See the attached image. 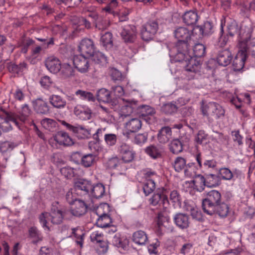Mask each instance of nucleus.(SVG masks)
Masks as SVG:
<instances>
[{
	"mask_svg": "<svg viewBox=\"0 0 255 255\" xmlns=\"http://www.w3.org/2000/svg\"><path fill=\"white\" fill-rule=\"evenodd\" d=\"M199 16L196 11L190 10L186 12L183 15V22L188 25H192L196 23Z\"/></svg>",
	"mask_w": 255,
	"mask_h": 255,
	"instance_id": "c85d7f7f",
	"label": "nucleus"
},
{
	"mask_svg": "<svg viewBox=\"0 0 255 255\" xmlns=\"http://www.w3.org/2000/svg\"><path fill=\"white\" fill-rule=\"evenodd\" d=\"M49 216L51 222L53 224H60L63 220L64 214L57 207L52 205L51 211L49 213Z\"/></svg>",
	"mask_w": 255,
	"mask_h": 255,
	"instance_id": "412c9836",
	"label": "nucleus"
},
{
	"mask_svg": "<svg viewBox=\"0 0 255 255\" xmlns=\"http://www.w3.org/2000/svg\"><path fill=\"white\" fill-rule=\"evenodd\" d=\"M149 204L152 206L162 204L164 208H167V205L169 204V201L166 195L163 192L162 193H154L149 199Z\"/></svg>",
	"mask_w": 255,
	"mask_h": 255,
	"instance_id": "dca6fc26",
	"label": "nucleus"
},
{
	"mask_svg": "<svg viewBox=\"0 0 255 255\" xmlns=\"http://www.w3.org/2000/svg\"><path fill=\"white\" fill-rule=\"evenodd\" d=\"M10 123H13L20 128V122L16 121L11 113L4 112L0 115V128L1 131L7 132L11 130L12 126Z\"/></svg>",
	"mask_w": 255,
	"mask_h": 255,
	"instance_id": "423d86ee",
	"label": "nucleus"
},
{
	"mask_svg": "<svg viewBox=\"0 0 255 255\" xmlns=\"http://www.w3.org/2000/svg\"><path fill=\"white\" fill-rule=\"evenodd\" d=\"M135 114L142 117L152 116L155 114L154 109L148 105H142L136 106Z\"/></svg>",
	"mask_w": 255,
	"mask_h": 255,
	"instance_id": "2f4dec72",
	"label": "nucleus"
},
{
	"mask_svg": "<svg viewBox=\"0 0 255 255\" xmlns=\"http://www.w3.org/2000/svg\"><path fill=\"white\" fill-rule=\"evenodd\" d=\"M248 51L253 57L255 58V37L247 42V52Z\"/></svg>",
	"mask_w": 255,
	"mask_h": 255,
	"instance_id": "774afa93",
	"label": "nucleus"
},
{
	"mask_svg": "<svg viewBox=\"0 0 255 255\" xmlns=\"http://www.w3.org/2000/svg\"><path fill=\"white\" fill-rule=\"evenodd\" d=\"M147 138L148 133L146 132L138 133L135 135L133 142L136 144L142 145L147 141Z\"/></svg>",
	"mask_w": 255,
	"mask_h": 255,
	"instance_id": "052dcab7",
	"label": "nucleus"
},
{
	"mask_svg": "<svg viewBox=\"0 0 255 255\" xmlns=\"http://www.w3.org/2000/svg\"><path fill=\"white\" fill-rule=\"evenodd\" d=\"M205 180V177L202 175H195L192 180L194 188L199 192L203 191L206 186Z\"/></svg>",
	"mask_w": 255,
	"mask_h": 255,
	"instance_id": "7c9ffc66",
	"label": "nucleus"
},
{
	"mask_svg": "<svg viewBox=\"0 0 255 255\" xmlns=\"http://www.w3.org/2000/svg\"><path fill=\"white\" fill-rule=\"evenodd\" d=\"M61 72L65 78H68L74 75L75 70L73 67L68 63H64L61 65Z\"/></svg>",
	"mask_w": 255,
	"mask_h": 255,
	"instance_id": "603ef678",
	"label": "nucleus"
},
{
	"mask_svg": "<svg viewBox=\"0 0 255 255\" xmlns=\"http://www.w3.org/2000/svg\"><path fill=\"white\" fill-rule=\"evenodd\" d=\"M137 31L135 26L128 25L122 28L121 35L126 43H133L136 39Z\"/></svg>",
	"mask_w": 255,
	"mask_h": 255,
	"instance_id": "1a4fd4ad",
	"label": "nucleus"
},
{
	"mask_svg": "<svg viewBox=\"0 0 255 255\" xmlns=\"http://www.w3.org/2000/svg\"><path fill=\"white\" fill-rule=\"evenodd\" d=\"M142 126L141 121L138 118H132L126 122L125 128L127 130L126 135L128 136L130 133L135 132L139 130Z\"/></svg>",
	"mask_w": 255,
	"mask_h": 255,
	"instance_id": "6ab92c4d",
	"label": "nucleus"
},
{
	"mask_svg": "<svg viewBox=\"0 0 255 255\" xmlns=\"http://www.w3.org/2000/svg\"><path fill=\"white\" fill-rule=\"evenodd\" d=\"M111 242L112 245L121 253L127 251L128 249V240L126 237H122L119 233L114 236Z\"/></svg>",
	"mask_w": 255,
	"mask_h": 255,
	"instance_id": "ddd939ff",
	"label": "nucleus"
},
{
	"mask_svg": "<svg viewBox=\"0 0 255 255\" xmlns=\"http://www.w3.org/2000/svg\"><path fill=\"white\" fill-rule=\"evenodd\" d=\"M145 152L151 157L155 159L161 156L162 149L157 146L151 145L145 148Z\"/></svg>",
	"mask_w": 255,
	"mask_h": 255,
	"instance_id": "58836bf2",
	"label": "nucleus"
},
{
	"mask_svg": "<svg viewBox=\"0 0 255 255\" xmlns=\"http://www.w3.org/2000/svg\"><path fill=\"white\" fill-rule=\"evenodd\" d=\"M118 152L121 157V160L124 163L131 162L135 154L133 147L128 143L121 142L118 146Z\"/></svg>",
	"mask_w": 255,
	"mask_h": 255,
	"instance_id": "39448f33",
	"label": "nucleus"
},
{
	"mask_svg": "<svg viewBox=\"0 0 255 255\" xmlns=\"http://www.w3.org/2000/svg\"><path fill=\"white\" fill-rule=\"evenodd\" d=\"M206 179V186L209 187H213L218 186L219 183L218 177L213 174H209L205 177Z\"/></svg>",
	"mask_w": 255,
	"mask_h": 255,
	"instance_id": "09e8293b",
	"label": "nucleus"
},
{
	"mask_svg": "<svg viewBox=\"0 0 255 255\" xmlns=\"http://www.w3.org/2000/svg\"><path fill=\"white\" fill-rule=\"evenodd\" d=\"M173 221L175 225L181 229H187L189 226V217L186 214H176L174 216Z\"/></svg>",
	"mask_w": 255,
	"mask_h": 255,
	"instance_id": "aec40b11",
	"label": "nucleus"
},
{
	"mask_svg": "<svg viewBox=\"0 0 255 255\" xmlns=\"http://www.w3.org/2000/svg\"><path fill=\"white\" fill-rule=\"evenodd\" d=\"M174 33L178 40L175 46L171 49L170 55L174 57L176 62H184L186 71L194 73L198 72L200 68L199 62L187 53L188 41L191 37L190 31L186 27H179L174 31Z\"/></svg>",
	"mask_w": 255,
	"mask_h": 255,
	"instance_id": "f257e3e1",
	"label": "nucleus"
},
{
	"mask_svg": "<svg viewBox=\"0 0 255 255\" xmlns=\"http://www.w3.org/2000/svg\"><path fill=\"white\" fill-rule=\"evenodd\" d=\"M74 113L83 121L89 120L92 116L91 110L88 107L81 105H77L74 107Z\"/></svg>",
	"mask_w": 255,
	"mask_h": 255,
	"instance_id": "f3484780",
	"label": "nucleus"
},
{
	"mask_svg": "<svg viewBox=\"0 0 255 255\" xmlns=\"http://www.w3.org/2000/svg\"><path fill=\"white\" fill-rule=\"evenodd\" d=\"M91 241L95 244H98L104 240V235L99 231L93 232L91 236Z\"/></svg>",
	"mask_w": 255,
	"mask_h": 255,
	"instance_id": "0e129e2a",
	"label": "nucleus"
},
{
	"mask_svg": "<svg viewBox=\"0 0 255 255\" xmlns=\"http://www.w3.org/2000/svg\"><path fill=\"white\" fill-rule=\"evenodd\" d=\"M50 220L49 216V213L44 212L41 213L39 216V220L42 227L47 230L49 231L50 228L47 226V220Z\"/></svg>",
	"mask_w": 255,
	"mask_h": 255,
	"instance_id": "69168bd1",
	"label": "nucleus"
},
{
	"mask_svg": "<svg viewBox=\"0 0 255 255\" xmlns=\"http://www.w3.org/2000/svg\"><path fill=\"white\" fill-rule=\"evenodd\" d=\"M229 212V207L225 203H220L215 207L214 214L217 213L222 217H226Z\"/></svg>",
	"mask_w": 255,
	"mask_h": 255,
	"instance_id": "79ce46f5",
	"label": "nucleus"
},
{
	"mask_svg": "<svg viewBox=\"0 0 255 255\" xmlns=\"http://www.w3.org/2000/svg\"><path fill=\"white\" fill-rule=\"evenodd\" d=\"M7 69L14 77H19L22 75L24 71L27 69V64L25 62H20L18 64L9 62L7 64Z\"/></svg>",
	"mask_w": 255,
	"mask_h": 255,
	"instance_id": "4468645a",
	"label": "nucleus"
},
{
	"mask_svg": "<svg viewBox=\"0 0 255 255\" xmlns=\"http://www.w3.org/2000/svg\"><path fill=\"white\" fill-rule=\"evenodd\" d=\"M173 166L176 171L179 172L184 170L186 166V160L182 157H177L173 163Z\"/></svg>",
	"mask_w": 255,
	"mask_h": 255,
	"instance_id": "de8ad7c7",
	"label": "nucleus"
},
{
	"mask_svg": "<svg viewBox=\"0 0 255 255\" xmlns=\"http://www.w3.org/2000/svg\"><path fill=\"white\" fill-rule=\"evenodd\" d=\"M221 202V194L215 190H213L207 194V197L202 201V208L204 212L208 215L214 214L215 207Z\"/></svg>",
	"mask_w": 255,
	"mask_h": 255,
	"instance_id": "7ed1b4c3",
	"label": "nucleus"
},
{
	"mask_svg": "<svg viewBox=\"0 0 255 255\" xmlns=\"http://www.w3.org/2000/svg\"><path fill=\"white\" fill-rule=\"evenodd\" d=\"M41 125L45 129L51 131L57 126V122L51 119L45 118L41 122Z\"/></svg>",
	"mask_w": 255,
	"mask_h": 255,
	"instance_id": "4d7b16f0",
	"label": "nucleus"
},
{
	"mask_svg": "<svg viewBox=\"0 0 255 255\" xmlns=\"http://www.w3.org/2000/svg\"><path fill=\"white\" fill-rule=\"evenodd\" d=\"M49 101L52 106L58 109L63 108L66 105V101L61 96L57 95H52L50 96Z\"/></svg>",
	"mask_w": 255,
	"mask_h": 255,
	"instance_id": "473e14b6",
	"label": "nucleus"
},
{
	"mask_svg": "<svg viewBox=\"0 0 255 255\" xmlns=\"http://www.w3.org/2000/svg\"><path fill=\"white\" fill-rule=\"evenodd\" d=\"M94 61L97 63L105 64L107 63V57L100 51L94 52L93 55Z\"/></svg>",
	"mask_w": 255,
	"mask_h": 255,
	"instance_id": "e2e57ef3",
	"label": "nucleus"
},
{
	"mask_svg": "<svg viewBox=\"0 0 255 255\" xmlns=\"http://www.w3.org/2000/svg\"><path fill=\"white\" fill-rule=\"evenodd\" d=\"M71 131L80 139L88 138L90 136V130L82 126H74Z\"/></svg>",
	"mask_w": 255,
	"mask_h": 255,
	"instance_id": "c756f323",
	"label": "nucleus"
},
{
	"mask_svg": "<svg viewBox=\"0 0 255 255\" xmlns=\"http://www.w3.org/2000/svg\"><path fill=\"white\" fill-rule=\"evenodd\" d=\"M96 161V156L93 154H88L82 156L81 163L85 167L92 166Z\"/></svg>",
	"mask_w": 255,
	"mask_h": 255,
	"instance_id": "c03bdc74",
	"label": "nucleus"
},
{
	"mask_svg": "<svg viewBox=\"0 0 255 255\" xmlns=\"http://www.w3.org/2000/svg\"><path fill=\"white\" fill-rule=\"evenodd\" d=\"M74 187L77 191H81V194L89 195L90 190L92 189V184L89 181L80 179L75 182Z\"/></svg>",
	"mask_w": 255,
	"mask_h": 255,
	"instance_id": "a211bd4d",
	"label": "nucleus"
},
{
	"mask_svg": "<svg viewBox=\"0 0 255 255\" xmlns=\"http://www.w3.org/2000/svg\"><path fill=\"white\" fill-rule=\"evenodd\" d=\"M172 138V130L170 128L164 127L159 131L157 139L160 143H165Z\"/></svg>",
	"mask_w": 255,
	"mask_h": 255,
	"instance_id": "bb28decb",
	"label": "nucleus"
},
{
	"mask_svg": "<svg viewBox=\"0 0 255 255\" xmlns=\"http://www.w3.org/2000/svg\"><path fill=\"white\" fill-rule=\"evenodd\" d=\"M112 223V219L108 214L101 217H99L97 220V225L101 228H107L111 226Z\"/></svg>",
	"mask_w": 255,
	"mask_h": 255,
	"instance_id": "3c124183",
	"label": "nucleus"
},
{
	"mask_svg": "<svg viewBox=\"0 0 255 255\" xmlns=\"http://www.w3.org/2000/svg\"><path fill=\"white\" fill-rule=\"evenodd\" d=\"M47 69L51 73H57L61 68V63L59 59L54 56L48 57L45 61Z\"/></svg>",
	"mask_w": 255,
	"mask_h": 255,
	"instance_id": "2eb2a0df",
	"label": "nucleus"
},
{
	"mask_svg": "<svg viewBox=\"0 0 255 255\" xmlns=\"http://www.w3.org/2000/svg\"><path fill=\"white\" fill-rule=\"evenodd\" d=\"M239 48V51L233 60L232 65L233 69L235 71H240L243 68L247 56V48L245 43H241Z\"/></svg>",
	"mask_w": 255,
	"mask_h": 255,
	"instance_id": "6e6552de",
	"label": "nucleus"
},
{
	"mask_svg": "<svg viewBox=\"0 0 255 255\" xmlns=\"http://www.w3.org/2000/svg\"><path fill=\"white\" fill-rule=\"evenodd\" d=\"M253 31V25L252 23L249 20H246L242 22L240 26V30L239 33L240 37L239 47H240L241 43L246 45V48H247V42L251 40L252 33Z\"/></svg>",
	"mask_w": 255,
	"mask_h": 255,
	"instance_id": "20e7f679",
	"label": "nucleus"
},
{
	"mask_svg": "<svg viewBox=\"0 0 255 255\" xmlns=\"http://www.w3.org/2000/svg\"><path fill=\"white\" fill-rule=\"evenodd\" d=\"M78 50L81 55L92 56L95 52V45L93 41L88 38L82 39L79 43Z\"/></svg>",
	"mask_w": 255,
	"mask_h": 255,
	"instance_id": "9b49d317",
	"label": "nucleus"
},
{
	"mask_svg": "<svg viewBox=\"0 0 255 255\" xmlns=\"http://www.w3.org/2000/svg\"><path fill=\"white\" fill-rule=\"evenodd\" d=\"M28 236L33 244H36L42 240L43 237L40 232L36 227H31L28 230Z\"/></svg>",
	"mask_w": 255,
	"mask_h": 255,
	"instance_id": "f704fd0d",
	"label": "nucleus"
},
{
	"mask_svg": "<svg viewBox=\"0 0 255 255\" xmlns=\"http://www.w3.org/2000/svg\"><path fill=\"white\" fill-rule=\"evenodd\" d=\"M34 111L41 114H47L49 113V107L46 101L41 98H37L33 102Z\"/></svg>",
	"mask_w": 255,
	"mask_h": 255,
	"instance_id": "4be33fe9",
	"label": "nucleus"
},
{
	"mask_svg": "<svg viewBox=\"0 0 255 255\" xmlns=\"http://www.w3.org/2000/svg\"><path fill=\"white\" fill-rule=\"evenodd\" d=\"M228 32L229 35L233 36L236 34L239 33L240 26H239L235 20L232 21L228 25Z\"/></svg>",
	"mask_w": 255,
	"mask_h": 255,
	"instance_id": "5fc2aeb1",
	"label": "nucleus"
},
{
	"mask_svg": "<svg viewBox=\"0 0 255 255\" xmlns=\"http://www.w3.org/2000/svg\"><path fill=\"white\" fill-rule=\"evenodd\" d=\"M104 140L108 146H113L117 143V135L114 133H106L104 135Z\"/></svg>",
	"mask_w": 255,
	"mask_h": 255,
	"instance_id": "13d9d810",
	"label": "nucleus"
},
{
	"mask_svg": "<svg viewBox=\"0 0 255 255\" xmlns=\"http://www.w3.org/2000/svg\"><path fill=\"white\" fill-rule=\"evenodd\" d=\"M124 163L121 159L117 156H114L109 158L105 163V167L109 169H114L117 168H122V164Z\"/></svg>",
	"mask_w": 255,
	"mask_h": 255,
	"instance_id": "72a5a7b5",
	"label": "nucleus"
},
{
	"mask_svg": "<svg viewBox=\"0 0 255 255\" xmlns=\"http://www.w3.org/2000/svg\"><path fill=\"white\" fill-rule=\"evenodd\" d=\"M219 175L221 178L225 180H235V176L230 169L226 167H222L219 169Z\"/></svg>",
	"mask_w": 255,
	"mask_h": 255,
	"instance_id": "a18cd8bd",
	"label": "nucleus"
},
{
	"mask_svg": "<svg viewBox=\"0 0 255 255\" xmlns=\"http://www.w3.org/2000/svg\"><path fill=\"white\" fill-rule=\"evenodd\" d=\"M17 145L18 144L15 142L5 141L0 143V151L2 153H4L7 151L12 150L14 148L17 146Z\"/></svg>",
	"mask_w": 255,
	"mask_h": 255,
	"instance_id": "6e6d98bb",
	"label": "nucleus"
},
{
	"mask_svg": "<svg viewBox=\"0 0 255 255\" xmlns=\"http://www.w3.org/2000/svg\"><path fill=\"white\" fill-rule=\"evenodd\" d=\"M71 207L70 213L75 217H80L86 214L87 212L88 205L82 200H76Z\"/></svg>",
	"mask_w": 255,
	"mask_h": 255,
	"instance_id": "9d476101",
	"label": "nucleus"
},
{
	"mask_svg": "<svg viewBox=\"0 0 255 255\" xmlns=\"http://www.w3.org/2000/svg\"><path fill=\"white\" fill-rule=\"evenodd\" d=\"M60 172L62 175L67 178H71L74 177L75 175V169L69 166L62 168Z\"/></svg>",
	"mask_w": 255,
	"mask_h": 255,
	"instance_id": "338daca9",
	"label": "nucleus"
},
{
	"mask_svg": "<svg viewBox=\"0 0 255 255\" xmlns=\"http://www.w3.org/2000/svg\"><path fill=\"white\" fill-rule=\"evenodd\" d=\"M101 44L107 50L113 47L112 34L111 32H106L101 37Z\"/></svg>",
	"mask_w": 255,
	"mask_h": 255,
	"instance_id": "e433bc0d",
	"label": "nucleus"
},
{
	"mask_svg": "<svg viewBox=\"0 0 255 255\" xmlns=\"http://www.w3.org/2000/svg\"><path fill=\"white\" fill-rule=\"evenodd\" d=\"M132 240L135 244L142 246L148 242V237L145 232L138 230L133 233Z\"/></svg>",
	"mask_w": 255,
	"mask_h": 255,
	"instance_id": "cd10ccee",
	"label": "nucleus"
},
{
	"mask_svg": "<svg viewBox=\"0 0 255 255\" xmlns=\"http://www.w3.org/2000/svg\"><path fill=\"white\" fill-rule=\"evenodd\" d=\"M136 109V105L134 103H127L121 108V112L122 116L127 117L131 113H135Z\"/></svg>",
	"mask_w": 255,
	"mask_h": 255,
	"instance_id": "a19ab883",
	"label": "nucleus"
},
{
	"mask_svg": "<svg viewBox=\"0 0 255 255\" xmlns=\"http://www.w3.org/2000/svg\"><path fill=\"white\" fill-rule=\"evenodd\" d=\"M53 140L60 145L71 146L74 144L73 139L64 132H59L53 137Z\"/></svg>",
	"mask_w": 255,
	"mask_h": 255,
	"instance_id": "a878e982",
	"label": "nucleus"
},
{
	"mask_svg": "<svg viewBox=\"0 0 255 255\" xmlns=\"http://www.w3.org/2000/svg\"><path fill=\"white\" fill-rule=\"evenodd\" d=\"M170 222V217L168 216L167 212L165 210L158 213L157 216V224L159 227L167 226Z\"/></svg>",
	"mask_w": 255,
	"mask_h": 255,
	"instance_id": "37998d69",
	"label": "nucleus"
},
{
	"mask_svg": "<svg viewBox=\"0 0 255 255\" xmlns=\"http://www.w3.org/2000/svg\"><path fill=\"white\" fill-rule=\"evenodd\" d=\"M109 208L110 207L108 204H102L97 207L96 210V213L99 217H101L108 214Z\"/></svg>",
	"mask_w": 255,
	"mask_h": 255,
	"instance_id": "680f3d73",
	"label": "nucleus"
},
{
	"mask_svg": "<svg viewBox=\"0 0 255 255\" xmlns=\"http://www.w3.org/2000/svg\"><path fill=\"white\" fill-rule=\"evenodd\" d=\"M75 95L78 96L81 100L88 101L89 102H94L95 98L94 95L90 92L78 90L75 92Z\"/></svg>",
	"mask_w": 255,
	"mask_h": 255,
	"instance_id": "ea45409f",
	"label": "nucleus"
},
{
	"mask_svg": "<svg viewBox=\"0 0 255 255\" xmlns=\"http://www.w3.org/2000/svg\"><path fill=\"white\" fill-rule=\"evenodd\" d=\"M155 189V183L153 179H147L143 186V192L146 196H148Z\"/></svg>",
	"mask_w": 255,
	"mask_h": 255,
	"instance_id": "8fccbe9b",
	"label": "nucleus"
},
{
	"mask_svg": "<svg viewBox=\"0 0 255 255\" xmlns=\"http://www.w3.org/2000/svg\"><path fill=\"white\" fill-rule=\"evenodd\" d=\"M105 192V187L102 184H97L95 186L92 185L90 194L93 197L98 199L103 197Z\"/></svg>",
	"mask_w": 255,
	"mask_h": 255,
	"instance_id": "c9c22d12",
	"label": "nucleus"
},
{
	"mask_svg": "<svg viewBox=\"0 0 255 255\" xmlns=\"http://www.w3.org/2000/svg\"><path fill=\"white\" fill-rule=\"evenodd\" d=\"M206 48L204 45L201 43L196 44L193 49L195 57H201L204 55Z\"/></svg>",
	"mask_w": 255,
	"mask_h": 255,
	"instance_id": "bf43d9fd",
	"label": "nucleus"
},
{
	"mask_svg": "<svg viewBox=\"0 0 255 255\" xmlns=\"http://www.w3.org/2000/svg\"><path fill=\"white\" fill-rule=\"evenodd\" d=\"M201 109L202 114L210 123H212L215 120L223 118L225 113L223 107L215 102L203 104Z\"/></svg>",
	"mask_w": 255,
	"mask_h": 255,
	"instance_id": "f03ea898",
	"label": "nucleus"
},
{
	"mask_svg": "<svg viewBox=\"0 0 255 255\" xmlns=\"http://www.w3.org/2000/svg\"><path fill=\"white\" fill-rule=\"evenodd\" d=\"M73 64L80 72L86 73L90 67V60L86 56L80 54L74 57Z\"/></svg>",
	"mask_w": 255,
	"mask_h": 255,
	"instance_id": "f8f14e48",
	"label": "nucleus"
},
{
	"mask_svg": "<svg viewBox=\"0 0 255 255\" xmlns=\"http://www.w3.org/2000/svg\"><path fill=\"white\" fill-rule=\"evenodd\" d=\"M97 99L99 102L109 103L111 101L110 92L105 88L98 90L96 94Z\"/></svg>",
	"mask_w": 255,
	"mask_h": 255,
	"instance_id": "4c0bfd02",
	"label": "nucleus"
},
{
	"mask_svg": "<svg viewBox=\"0 0 255 255\" xmlns=\"http://www.w3.org/2000/svg\"><path fill=\"white\" fill-rule=\"evenodd\" d=\"M31 110L28 106L26 104L24 105L21 112L19 114L12 113L17 121L20 122V127L23 124H24L28 120V117L31 114Z\"/></svg>",
	"mask_w": 255,
	"mask_h": 255,
	"instance_id": "5701e85b",
	"label": "nucleus"
},
{
	"mask_svg": "<svg viewBox=\"0 0 255 255\" xmlns=\"http://www.w3.org/2000/svg\"><path fill=\"white\" fill-rule=\"evenodd\" d=\"M158 29V24L156 20H149L142 25L141 35L143 40L148 41L151 39Z\"/></svg>",
	"mask_w": 255,
	"mask_h": 255,
	"instance_id": "0eeeda50",
	"label": "nucleus"
},
{
	"mask_svg": "<svg viewBox=\"0 0 255 255\" xmlns=\"http://www.w3.org/2000/svg\"><path fill=\"white\" fill-rule=\"evenodd\" d=\"M169 149L174 154H178L183 150V145L178 139L173 140L169 144Z\"/></svg>",
	"mask_w": 255,
	"mask_h": 255,
	"instance_id": "49530a36",
	"label": "nucleus"
},
{
	"mask_svg": "<svg viewBox=\"0 0 255 255\" xmlns=\"http://www.w3.org/2000/svg\"><path fill=\"white\" fill-rule=\"evenodd\" d=\"M232 58L231 52L227 49H225L218 53L217 57V62L221 66H226L231 63Z\"/></svg>",
	"mask_w": 255,
	"mask_h": 255,
	"instance_id": "b1692460",
	"label": "nucleus"
},
{
	"mask_svg": "<svg viewBox=\"0 0 255 255\" xmlns=\"http://www.w3.org/2000/svg\"><path fill=\"white\" fill-rule=\"evenodd\" d=\"M214 26L212 22L207 21L203 24L195 26L193 30L196 32L198 31L199 34L206 36L211 34L214 30Z\"/></svg>",
	"mask_w": 255,
	"mask_h": 255,
	"instance_id": "393cba45",
	"label": "nucleus"
},
{
	"mask_svg": "<svg viewBox=\"0 0 255 255\" xmlns=\"http://www.w3.org/2000/svg\"><path fill=\"white\" fill-rule=\"evenodd\" d=\"M177 110L176 105L172 102L165 104L161 107L162 112L167 115L173 114L176 112Z\"/></svg>",
	"mask_w": 255,
	"mask_h": 255,
	"instance_id": "864d4df0",
	"label": "nucleus"
}]
</instances>
